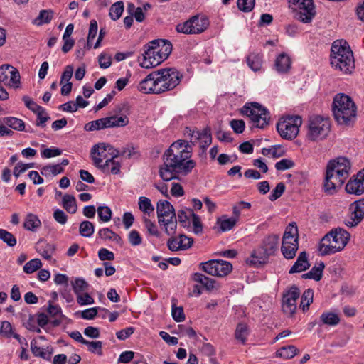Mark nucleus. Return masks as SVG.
Returning a JSON list of instances; mask_svg holds the SVG:
<instances>
[{"label":"nucleus","mask_w":364,"mask_h":364,"mask_svg":"<svg viewBox=\"0 0 364 364\" xmlns=\"http://www.w3.org/2000/svg\"><path fill=\"white\" fill-rule=\"evenodd\" d=\"M193 279L196 282L201 284L207 290L210 291L215 288V280L201 273L196 272L193 275Z\"/></svg>","instance_id":"obj_35"},{"label":"nucleus","mask_w":364,"mask_h":364,"mask_svg":"<svg viewBox=\"0 0 364 364\" xmlns=\"http://www.w3.org/2000/svg\"><path fill=\"white\" fill-rule=\"evenodd\" d=\"M346 191L348 193L355 195L364 193V180H362L357 173L348 181L346 186Z\"/></svg>","instance_id":"obj_22"},{"label":"nucleus","mask_w":364,"mask_h":364,"mask_svg":"<svg viewBox=\"0 0 364 364\" xmlns=\"http://www.w3.org/2000/svg\"><path fill=\"white\" fill-rule=\"evenodd\" d=\"M35 113L37 114L36 125L41 127H45L46 122L50 119L46 109L43 107L42 112L39 110L36 111Z\"/></svg>","instance_id":"obj_58"},{"label":"nucleus","mask_w":364,"mask_h":364,"mask_svg":"<svg viewBox=\"0 0 364 364\" xmlns=\"http://www.w3.org/2000/svg\"><path fill=\"white\" fill-rule=\"evenodd\" d=\"M61 154L62 150L55 147L47 148L41 152V156L45 159H50L52 157L58 156Z\"/></svg>","instance_id":"obj_63"},{"label":"nucleus","mask_w":364,"mask_h":364,"mask_svg":"<svg viewBox=\"0 0 364 364\" xmlns=\"http://www.w3.org/2000/svg\"><path fill=\"white\" fill-rule=\"evenodd\" d=\"M151 44L156 45L159 55V58L157 59H159L161 62L165 60L172 51V44L169 41L163 39L153 40L151 41Z\"/></svg>","instance_id":"obj_21"},{"label":"nucleus","mask_w":364,"mask_h":364,"mask_svg":"<svg viewBox=\"0 0 364 364\" xmlns=\"http://www.w3.org/2000/svg\"><path fill=\"white\" fill-rule=\"evenodd\" d=\"M31 349L32 353L36 356L40 357L43 359H49L50 355L52 352L49 351L48 353L44 348H42L39 346H36V342L35 341H32L31 342Z\"/></svg>","instance_id":"obj_50"},{"label":"nucleus","mask_w":364,"mask_h":364,"mask_svg":"<svg viewBox=\"0 0 364 364\" xmlns=\"http://www.w3.org/2000/svg\"><path fill=\"white\" fill-rule=\"evenodd\" d=\"M285 191V185L284 183L280 182L277 184L276 187L272 190L269 196V199L271 201H274L280 198Z\"/></svg>","instance_id":"obj_57"},{"label":"nucleus","mask_w":364,"mask_h":364,"mask_svg":"<svg viewBox=\"0 0 364 364\" xmlns=\"http://www.w3.org/2000/svg\"><path fill=\"white\" fill-rule=\"evenodd\" d=\"M247 63L251 70L259 71L262 65V55L258 53H252L247 57Z\"/></svg>","instance_id":"obj_32"},{"label":"nucleus","mask_w":364,"mask_h":364,"mask_svg":"<svg viewBox=\"0 0 364 364\" xmlns=\"http://www.w3.org/2000/svg\"><path fill=\"white\" fill-rule=\"evenodd\" d=\"M330 127L328 119L320 116L312 117L309 120L308 137L312 141L322 139L328 134Z\"/></svg>","instance_id":"obj_10"},{"label":"nucleus","mask_w":364,"mask_h":364,"mask_svg":"<svg viewBox=\"0 0 364 364\" xmlns=\"http://www.w3.org/2000/svg\"><path fill=\"white\" fill-rule=\"evenodd\" d=\"M193 243V239L192 237L181 234L178 237L171 236L167 241V247L169 250L176 252L189 249Z\"/></svg>","instance_id":"obj_16"},{"label":"nucleus","mask_w":364,"mask_h":364,"mask_svg":"<svg viewBox=\"0 0 364 364\" xmlns=\"http://www.w3.org/2000/svg\"><path fill=\"white\" fill-rule=\"evenodd\" d=\"M1 122L4 127L11 128L17 131H23L25 129V123L21 119L14 117H6L1 119Z\"/></svg>","instance_id":"obj_30"},{"label":"nucleus","mask_w":364,"mask_h":364,"mask_svg":"<svg viewBox=\"0 0 364 364\" xmlns=\"http://www.w3.org/2000/svg\"><path fill=\"white\" fill-rule=\"evenodd\" d=\"M158 223L164 222L165 219L175 218L176 213L173 206L166 200H160L156 204Z\"/></svg>","instance_id":"obj_18"},{"label":"nucleus","mask_w":364,"mask_h":364,"mask_svg":"<svg viewBox=\"0 0 364 364\" xmlns=\"http://www.w3.org/2000/svg\"><path fill=\"white\" fill-rule=\"evenodd\" d=\"M106 117L101 118L87 123L85 126L86 131L100 130L107 128Z\"/></svg>","instance_id":"obj_48"},{"label":"nucleus","mask_w":364,"mask_h":364,"mask_svg":"<svg viewBox=\"0 0 364 364\" xmlns=\"http://www.w3.org/2000/svg\"><path fill=\"white\" fill-rule=\"evenodd\" d=\"M62 206L68 213L71 214L75 213L77 210L75 198L69 194H65L63 196Z\"/></svg>","instance_id":"obj_34"},{"label":"nucleus","mask_w":364,"mask_h":364,"mask_svg":"<svg viewBox=\"0 0 364 364\" xmlns=\"http://www.w3.org/2000/svg\"><path fill=\"white\" fill-rule=\"evenodd\" d=\"M349 210L350 214L346 220L345 224L348 227H355L364 218V198L351 203Z\"/></svg>","instance_id":"obj_15"},{"label":"nucleus","mask_w":364,"mask_h":364,"mask_svg":"<svg viewBox=\"0 0 364 364\" xmlns=\"http://www.w3.org/2000/svg\"><path fill=\"white\" fill-rule=\"evenodd\" d=\"M314 298V291L308 289L304 291L301 296V306L304 311L309 309V305L312 303Z\"/></svg>","instance_id":"obj_49"},{"label":"nucleus","mask_w":364,"mask_h":364,"mask_svg":"<svg viewBox=\"0 0 364 364\" xmlns=\"http://www.w3.org/2000/svg\"><path fill=\"white\" fill-rule=\"evenodd\" d=\"M192 147L188 141L179 139L170 146L163 156L164 163L159 168V175L166 181L178 178V175L186 176L196 166L191 159Z\"/></svg>","instance_id":"obj_1"},{"label":"nucleus","mask_w":364,"mask_h":364,"mask_svg":"<svg viewBox=\"0 0 364 364\" xmlns=\"http://www.w3.org/2000/svg\"><path fill=\"white\" fill-rule=\"evenodd\" d=\"M41 226V222L37 215L32 213H29L26 215L23 223L25 229L34 232Z\"/></svg>","instance_id":"obj_33"},{"label":"nucleus","mask_w":364,"mask_h":364,"mask_svg":"<svg viewBox=\"0 0 364 364\" xmlns=\"http://www.w3.org/2000/svg\"><path fill=\"white\" fill-rule=\"evenodd\" d=\"M332 110L335 119L341 124H347L355 117V105L345 94H338L334 97Z\"/></svg>","instance_id":"obj_4"},{"label":"nucleus","mask_w":364,"mask_h":364,"mask_svg":"<svg viewBox=\"0 0 364 364\" xmlns=\"http://www.w3.org/2000/svg\"><path fill=\"white\" fill-rule=\"evenodd\" d=\"M309 267L310 264L308 261L306 252L303 251L299 253L296 261L289 269V273L294 274L297 272H301L308 269Z\"/></svg>","instance_id":"obj_25"},{"label":"nucleus","mask_w":364,"mask_h":364,"mask_svg":"<svg viewBox=\"0 0 364 364\" xmlns=\"http://www.w3.org/2000/svg\"><path fill=\"white\" fill-rule=\"evenodd\" d=\"M193 34L203 33L209 26V20L205 16H194L190 18Z\"/></svg>","instance_id":"obj_26"},{"label":"nucleus","mask_w":364,"mask_h":364,"mask_svg":"<svg viewBox=\"0 0 364 364\" xmlns=\"http://www.w3.org/2000/svg\"><path fill=\"white\" fill-rule=\"evenodd\" d=\"M331 50L332 67L343 73H351L354 68V58L348 43L336 40L333 43Z\"/></svg>","instance_id":"obj_2"},{"label":"nucleus","mask_w":364,"mask_h":364,"mask_svg":"<svg viewBox=\"0 0 364 364\" xmlns=\"http://www.w3.org/2000/svg\"><path fill=\"white\" fill-rule=\"evenodd\" d=\"M64 171L63 168L59 164H50L42 168L41 173L45 176H55Z\"/></svg>","instance_id":"obj_43"},{"label":"nucleus","mask_w":364,"mask_h":364,"mask_svg":"<svg viewBox=\"0 0 364 364\" xmlns=\"http://www.w3.org/2000/svg\"><path fill=\"white\" fill-rule=\"evenodd\" d=\"M194 212L191 208H183L178 211L177 217L179 223L183 227L189 226Z\"/></svg>","instance_id":"obj_36"},{"label":"nucleus","mask_w":364,"mask_h":364,"mask_svg":"<svg viewBox=\"0 0 364 364\" xmlns=\"http://www.w3.org/2000/svg\"><path fill=\"white\" fill-rule=\"evenodd\" d=\"M156 75L155 71L149 74L140 82L138 85V90L144 94L159 95L158 88L156 87Z\"/></svg>","instance_id":"obj_19"},{"label":"nucleus","mask_w":364,"mask_h":364,"mask_svg":"<svg viewBox=\"0 0 364 364\" xmlns=\"http://www.w3.org/2000/svg\"><path fill=\"white\" fill-rule=\"evenodd\" d=\"M320 319L322 324L332 326H336L340 322L338 315L330 311H325L322 313L320 316Z\"/></svg>","instance_id":"obj_38"},{"label":"nucleus","mask_w":364,"mask_h":364,"mask_svg":"<svg viewBox=\"0 0 364 364\" xmlns=\"http://www.w3.org/2000/svg\"><path fill=\"white\" fill-rule=\"evenodd\" d=\"M0 240L9 247H14L16 245V240L14 235L4 229H0Z\"/></svg>","instance_id":"obj_53"},{"label":"nucleus","mask_w":364,"mask_h":364,"mask_svg":"<svg viewBox=\"0 0 364 364\" xmlns=\"http://www.w3.org/2000/svg\"><path fill=\"white\" fill-rule=\"evenodd\" d=\"M279 240L278 235H270L264 238L262 245L263 257H261L260 262H266L267 258L275 253L278 249Z\"/></svg>","instance_id":"obj_17"},{"label":"nucleus","mask_w":364,"mask_h":364,"mask_svg":"<svg viewBox=\"0 0 364 364\" xmlns=\"http://www.w3.org/2000/svg\"><path fill=\"white\" fill-rule=\"evenodd\" d=\"M289 6L296 12V18L304 23L311 22L316 15L313 0H288Z\"/></svg>","instance_id":"obj_9"},{"label":"nucleus","mask_w":364,"mask_h":364,"mask_svg":"<svg viewBox=\"0 0 364 364\" xmlns=\"http://www.w3.org/2000/svg\"><path fill=\"white\" fill-rule=\"evenodd\" d=\"M36 250L44 259L48 260L55 252V247L52 244L40 240L36 245Z\"/></svg>","instance_id":"obj_27"},{"label":"nucleus","mask_w":364,"mask_h":364,"mask_svg":"<svg viewBox=\"0 0 364 364\" xmlns=\"http://www.w3.org/2000/svg\"><path fill=\"white\" fill-rule=\"evenodd\" d=\"M144 223L145 225V228L147 230V232L152 236L159 237H160V232L158 230V228L156 225L152 222L149 218L144 217Z\"/></svg>","instance_id":"obj_56"},{"label":"nucleus","mask_w":364,"mask_h":364,"mask_svg":"<svg viewBox=\"0 0 364 364\" xmlns=\"http://www.w3.org/2000/svg\"><path fill=\"white\" fill-rule=\"evenodd\" d=\"M241 113L250 119L252 127L259 129L267 126L270 119L269 111L257 102L246 103Z\"/></svg>","instance_id":"obj_6"},{"label":"nucleus","mask_w":364,"mask_h":364,"mask_svg":"<svg viewBox=\"0 0 364 364\" xmlns=\"http://www.w3.org/2000/svg\"><path fill=\"white\" fill-rule=\"evenodd\" d=\"M249 333L250 332L247 326L245 323H240L237 324L236 327L235 332V338L241 343L245 344L247 341Z\"/></svg>","instance_id":"obj_41"},{"label":"nucleus","mask_w":364,"mask_h":364,"mask_svg":"<svg viewBox=\"0 0 364 364\" xmlns=\"http://www.w3.org/2000/svg\"><path fill=\"white\" fill-rule=\"evenodd\" d=\"M0 83L13 87H18L20 85L19 72L10 65L0 67Z\"/></svg>","instance_id":"obj_13"},{"label":"nucleus","mask_w":364,"mask_h":364,"mask_svg":"<svg viewBox=\"0 0 364 364\" xmlns=\"http://www.w3.org/2000/svg\"><path fill=\"white\" fill-rule=\"evenodd\" d=\"M326 173L329 176L331 175L333 179L337 181V183L339 185H343L350 176V173H343L342 171H337L330 168H326Z\"/></svg>","instance_id":"obj_46"},{"label":"nucleus","mask_w":364,"mask_h":364,"mask_svg":"<svg viewBox=\"0 0 364 364\" xmlns=\"http://www.w3.org/2000/svg\"><path fill=\"white\" fill-rule=\"evenodd\" d=\"M196 140H200V147L206 149L212 143L210 128L207 127L203 131H196Z\"/></svg>","instance_id":"obj_31"},{"label":"nucleus","mask_w":364,"mask_h":364,"mask_svg":"<svg viewBox=\"0 0 364 364\" xmlns=\"http://www.w3.org/2000/svg\"><path fill=\"white\" fill-rule=\"evenodd\" d=\"M129 122V118L127 115L122 114L120 116L112 115L106 117L107 128L112 127H124Z\"/></svg>","instance_id":"obj_28"},{"label":"nucleus","mask_w":364,"mask_h":364,"mask_svg":"<svg viewBox=\"0 0 364 364\" xmlns=\"http://www.w3.org/2000/svg\"><path fill=\"white\" fill-rule=\"evenodd\" d=\"M337 182V181L333 179L331 175L329 176L326 173V176L323 184V190L324 193L328 196L335 194L338 189L341 188L343 186L338 184Z\"/></svg>","instance_id":"obj_29"},{"label":"nucleus","mask_w":364,"mask_h":364,"mask_svg":"<svg viewBox=\"0 0 364 364\" xmlns=\"http://www.w3.org/2000/svg\"><path fill=\"white\" fill-rule=\"evenodd\" d=\"M299 296L300 291L296 286H292L286 293L283 294L282 307L285 314L289 316L294 314L296 309V301Z\"/></svg>","instance_id":"obj_12"},{"label":"nucleus","mask_w":364,"mask_h":364,"mask_svg":"<svg viewBox=\"0 0 364 364\" xmlns=\"http://www.w3.org/2000/svg\"><path fill=\"white\" fill-rule=\"evenodd\" d=\"M124 11V3L117 1L111 6L109 9V16L113 21L118 20Z\"/></svg>","instance_id":"obj_47"},{"label":"nucleus","mask_w":364,"mask_h":364,"mask_svg":"<svg viewBox=\"0 0 364 364\" xmlns=\"http://www.w3.org/2000/svg\"><path fill=\"white\" fill-rule=\"evenodd\" d=\"M326 168L342 171L343 173H350V163L345 157H338L328 162Z\"/></svg>","instance_id":"obj_24"},{"label":"nucleus","mask_w":364,"mask_h":364,"mask_svg":"<svg viewBox=\"0 0 364 364\" xmlns=\"http://www.w3.org/2000/svg\"><path fill=\"white\" fill-rule=\"evenodd\" d=\"M128 240L132 246H138L142 242V238L139 232L136 230L130 231L128 235Z\"/></svg>","instance_id":"obj_62"},{"label":"nucleus","mask_w":364,"mask_h":364,"mask_svg":"<svg viewBox=\"0 0 364 364\" xmlns=\"http://www.w3.org/2000/svg\"><path fill=\"white\" fill-rule=\"evenodd\" d=\"M97 215L100 220L108 222L112 218V212L108 206L101 205L97 208Z\"/></svg>","instance_id":"obj_52"},{"label":"nucleus","mask_w":364,"mask_h":364,"mask_svg":"<svg viewBox=\"0 0 364 364\" xmlns=\"http://www.w3.org/2000/svg\"><path fill=\"white\" fill-rule=\"evenodd\" d=\"M291 60L290 57L284 53L279 54L274 62V68L277 73H287L291 69Z\"/></svg>","instance_id":"obj_23"},{"label":"nucleus","mask_w":364,"mask_h":364,"mask_svg":"<svg viewBox=\"0 0 364 364\" xmlns=\"http://www.w3.org/2000/svg\"><path fill=\"white\" fill-rule=\"evenodd\" d=\"M95 231V226L92 223L85 220L80 224L79 232L82 237H90Z\"/></svg>","instance_id":"obj_44"},{"label":"nucleus","mask_w":364,"mask_h":364,"mask_svg":"<svg viewBox=\"0 0 364 364\" xmlns=\"http://www.w3.org/2000/svg\"><path fill=\"white\" fill-rule=\"evenodd\" d=\"M301 124V117L298 115L287 116L279 119L277 124V129L283 139L291 140L297 136Z\"/></svg>","instance_id":"obj_8"},{"label":"nucleus","mask_w":364,"mask_h":364,"mask_svg":"<svg viewBox=\"0 0 364 364\" xmlns=\"http://www.w3.org/2000/svg\"><path fill=\"white\" fill-rule=\"evenodd\" d=\"M139 208L144 213L150 215L154 210V208L151 203V200L145 196H141L139 198Z\"/></svg>","instance_id":"obj_45"},{"label":"nucleus","mask_w":364,"mask_h":364,"mask_svg":"<svg viewBox=\"0 0 364 364\" xmlns=\"http://www.w3.org/2000/svg\"><path fill=\"white\" fill-rule=\"evenodd\" d=\"M192 28L193 26L191 24V19L189 18L184 23H178L176 26V30L178 33H182L184 34H193Z\"/></svg>","instance_id":"obj_60"},{"label":"nucleus","mask_w":364,"mask_h":364,"mask_svg":"<svg viewBox=\"0 0 364 364\" xmlns=\"http://www.w3.org/2000/svg\"><path fill=\"white\" fill-rule=\"evenodd\" d=\"M299 234L296 223H291L286 228L281 247L283 256L287 259H293L299 248Z\"/></svg>","instance_id":"obj_7"},{"label":"nucleus","mask_w":364,"mask_h":364,"mask_svg":"<svg viewBox=\"0 0 364 364\" xmlns=\"http://www.w3.org/2000/svg\"><path fill=\"white\" fill-rule=\"evenodd\" d=\"M350 240V234L342 228L332 230L321 239L318 250L321 255L335 254L344 249Z\"/></svg>","instance_id":"obj_3"},{"label":"nucleus","mask_w":364,"mask_h":364,"mask_svg":"<svg viewBox=\"0 0 364 364\" xmlns=\"http://www.w3.org/2000/svg\"><path fill=\"white\" fill-rule=\"evenodd\" d=\"M42 266L41 259H33L29 262H26L23 266V271L26 274H31L39 269Z\"/></svg>","instance_id":"obj_51"},{"label":"nucleus","mask_w":364,"mask_h":364,"mask_svg":"<svg viewBox=\"0 0 364 364\" xmlns=\"http://www.w3.org/2000/svg\"><path fill=\"white\" fill-rule=\"evenodd\" d=\"M120 164L115 161L113 159H109L105 161L104 164L100 167L105 173L118 174L120 172Z\"/></svg>","instance_id":"obj_37"},{"label":"nucleus","mask_w":364,"mask_h":364,"mask_svg":"<svg viewBox=\"0 0 364 364\" xmlns=\"http://www.w3.org/2000/svg\"><path fill=\"white\" fill-rule=\"evenodd\" d=\"M297 351L298 349L294 346H287L280 348L276 352V355L285 359H290L296 355Z\"/></svg>","instance_id":"obj_42"},{"label":"nucleus","mask_w":364,"mask_h":364,"mask_svg":"<svg viewBox=\"0 0 364 364\" xmlns=\"http://www.w3.org/2000/svg\"><path fill=\"white\" fill-rule=\"evenodd\" d=\"M13 333L14 332L11 323L7 321H2L0 326V334L6 338H11Z\"/></svg>","instance_id":"obj_64"},{"label":"nucleus","mask_w":364,"mask_h":364,"mask_svg":"<svg viewBox=\"0 0 364 364\" xmlns=\"http://www.w3.org/2000/svg\"><path fill=\"white\" fill-rule=\"evenodd\" d=\"M53 17V12L49 9L41 10L33 23L37 26L49 23Z\"/></svg>","instance_id":"obj_39"},{"label":"nucleus","mask_w":364,"mask_h":364,"mask_svg":"<svg viewBox=\"0 0 364 364\" xmlns=\"http://www.w3.org/2000/svg\"><path fill=\"white\" fill-rule=\"evenodd\" d=\"M255 4V0H237L238 9L243 12L251 11Z\"/></svg>","instance_id":"obj_59"},{"label":"nucleus","mask_w":364,"mask_h":364,"mask_svg":"<svg viewBox=\"0 0 364 364\" xmlns=\"http://www.w3.org/2000/svg\"><path fill=\"white\" fill-rule=\"evenodd\" d=\"M145 48L146 50L141 55V57H139L140 65L144 68H151L159 65L161 61L157 59L159 58V55L157 52L156 45H152L151 42H149V44L145 46Z\"/></svg>","instance_id":"obj_14"},{"label":"nucleus","mask_w":364,"mask_h":364,"mask_svg":"<svg viewBox=\"0 0 364 364\" xmlns=\"http://www.w3.org/2000/svg\"><path fill=\"white\" fill-rule=\"evenodd\" d=\"M72 287L74 292L77 295L87 289L88 284L84 279L77 278L72 282Z\"/></svg>","instance_id":"obj_54"},{"label":"nucleus","mask_w":364,"mask_h":364,"mask_svg":"<svg viewBox=\"0 0 364 364\" xmlns=\"http://www.w3.org/2000/svg\"><path fill=\"white\" fill-rule=\"evenodd\" d=\"M161 226L164 227V232L169 236L175 235L177 229V218L176 215L173 218H167L164 220V222L159 223Z\"/></svg>","instance_id":"obj_40"},{"label":"nucleus","mask_w":364,"mask_h":364,"mask_svg":"<svg viewBox=\"0 0 364 364\" xmlns=\"http://www.w3.org/2000/svg\"><path fill=\"white\" fill-rule=\"evenodd\" d=\"M156 80V87L159 95L173 90L179 85L182 74L173 68L159 69L155 71Z\"/></svg>","instance_id":"obj_5"},{"label":"nucleus","mask_w":364,"mask_h":364,"mask_svg":"<svg viewBox=\"0 0 364 364\" xmlns=\"http://www.w3.org/2000/svg\"><path fill=\"white\" fill-rule=\"evenodd\" d=\"M111 150V146L105 143L95 145L91 151V157L95 166L100 168L103 159L106 158L105 152Z\"/></svg>","instance_id":"obj_20"},{"label":"nucleus","mask_w":364,"mask_h":364,"mask_svg":"<svg viewBox=\"0 0 364 364\" xmlns=\"http://www.w3.org/2000/svg\"><path fill=\"white\" fill-rule=\"evenodd\" d=\"M85 345H86L87 346V350L92 353H96L99 355H102V342L100 341H85Z\"/></svg>","instance_id":"obj_55"},{"label":"nucleus","mask_w":364,"mask_h":364,"mask_svg":"<svg viewBox=\"0 0 364 364\" xmlns=\"http://www.w3.org/2000/svg\"><path fill=\"white\" fill-rule=\"evenodd\" d=\"M202 269L212 276L225 277L232 269L230 262L221 260L213 259L200 264Z\"/></svg>","instance_id":"obj_11"},{"label":"nucleus","mask_w":364,"mask_h":364,"mask_svg":"<svg viewBox=\"0 0 364 364\" xmlns=\"http://www.w3.org/2000/svg\"><path fill=\"white\" fill-rule=\"evenodd\" d=\"M171 314L173 318L176 322H181L185 319L183 307H177L175 304H172Z\"/></svg>","instance_id":"obj_61"}]
</instances>
